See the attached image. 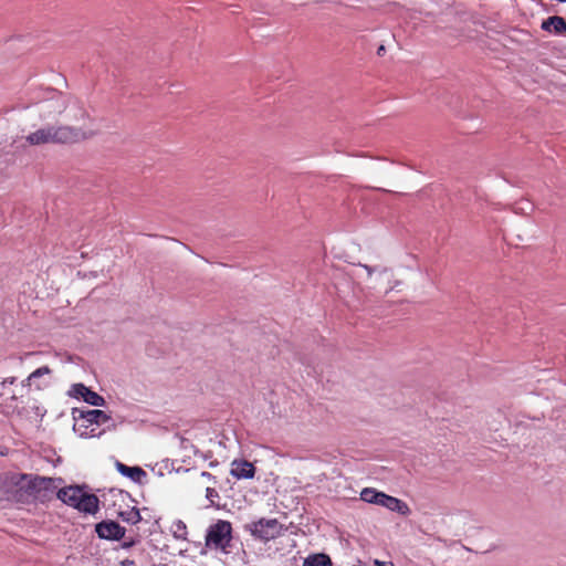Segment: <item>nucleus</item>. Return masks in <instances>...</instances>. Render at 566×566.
Wrapping results in <instances>:
<instances>
[{
	"instance_id": "1",
	"label": "nucleus",
	"mask_w": 566,
	"mask_h": 566,
	"mask_svg": "<svg viewBox=\"0 0 566 566\" xmlns=\"http://www.w3.org/2000/svg\"><path fill=\"white\" fill-rule=\"evenodd\" d=\"M30 474L7 472L0 474V500L29 503Z\"/></svg>"
},
{
	"instance_id": "2",
	"label": "nucleus",
	"mask_w": 566,
	"mask_h": 566,
	"mask_svg": "<svg viewBox=\"0 0 566 566\" xmlns=\"http://www.w3.org/2000/svg\"><path fill=\"white\" fill-rule=\"evenodd\" d=\"M81 132L70 126H46L29 134L25 139L32 146L77 142Z\"/></svg>"
},
{
	"instance_id": "3",
	"label": "nucleus",
	"mask_w": 566,
	"mask_h": 566,
	"mask_svg": "<svg viewBox=\"0 0 566 566\" xmlns=\"http://www.w3.org/2000/svg\"><path fill=\"white\" fill-rule=\"evenodd\" d=\"M360 500L366 503L376 504L391 512H397L402 516H408L410 514V507L408 504L395 496L388 495L384 492L377 491L373 488H365L360 492Z\"/></svg>"
},
{
	"instance_id": "4",
	"label": "nucleus",
	"mask_w": 566,
	"mask_h": 566,
	"mask_svg": "<svg viewBox=\"0 0 566 566\" xmlns=\"http://www.w3.org/2000/svg\"><path fill=\"white\" fill-rule=\"evenodd\" d=\"M61 482V479L30 474L29 502L39 501L44 503L50 501L60 490Z\"/></svg>"
},
{
	"instance_id": "5",
	"label": "nucleus",
	"mask_w": 566,
	"mask_h": 566,
	"mask_svg": "<svg viewBox=\"0 0 566 566\" xmlns=\"http://www.w3.org/2000/svg\"><path fill=\"white\" fill-rule=\"evenodd\" d=\"M206 546L210 549H220L224 553L228 552L232 539L231 523L223 520H218L211 524L206 534Z\"/></svg>"
},
{
	"instance_id": "6",
	"label": "nucleus",
	"mask_w": 566,
	"mask_h": 566,
	"mask_svg": "<svg viewBox=\"0 0 566 566\" xmlns=\"http://www.w3.org/2000/svg\"><path fill=\"white\" fill-rule=\"evenodd\" d=\"M254 538L262 542H269L280 536L283 532V525L276 518H260L245 526Z\"/></svg>"
},
{
	"instance_id": "7",
	"label": "nucleus",
	"mask_w": 566,
	"mask_h": 566,
	"mask_svg": "<svg viewBox=\"0 0 566 566\" xmlns=\"http://www.w3.org/2000/svg\"><path fill=\"white\" fill-rule=\"evenodd\" d=\"M366 272L367 277L371 281L373 286L376 287L381 284L384 280L387 281V292L394 290L398 285V281L394 280V271L382 265H367L359 264Z\"/></svg>"
},
{
	"instance_id": "8",
	"label": "nucleus",
	"mask_w": 566,
	"mask_h": 566,
	"mask_svg": "<svg viewBox=\"0 0 566 566\" xmlns=\"http://www.w3.org/2000/svg\"><path fill=\"white\" fill-rule=\"evenodd\" d=\"M95 532L97 533L98 537L103 539L118 541L125 535V528L114 521H103L97 523L95 526Z\"/></svg>"
},
{
	"instance_id": "9",
	"label": "nucleus",
	"mask_w": 566,
	"mask_h": 566,
	"mask_svg": "<svg viewBox=\"0 0 566 566\" xmlns=\"http://www.w3.org/2000/svg\"><path fill=\"white\" fill-rule=\"evenodd\" d=\"M70 395L75 398H83V400L92 406L102 407L105 405V399L97 392L91 390L83 384H75L70 390Z\"/></svg>"
},
{
	"instance_id": "10",
	"label": "nucleus",
	"mask_w": 566,
	"mask_h": 566,
	"mask_svg": "<svg viewBox=\"0 0 566 566\" xmlns=\"http://www.w3.org/2000/svg\"><path fill=\"white\" fill-rule=\"evenodd\" d=\"M83 493L84 491L80 486H67L60 489L56 492V497L63 503L77 509Z\"/></svg>"
},
{
	"instance_id": "11",
	"label": "nucleus",
	"mask_w": 566,
	"mask_h": 566,
	"mask_svg": "<svg viewBox=\"0 0 566 566\" xmlns=\"http://www.w3.org/2000/svg\"><path fill=\"white\" fill-rule=\"evenodd\" d=\"M231 475L237 479H252L255 474L254 465L247 460H233L231 462Z\"/></svg>"
},
{
	"instance_id": "12",
	"label": "nucleus",
	"mask_w": 566,
	"mask_h": 566,
	"mask_svg": "<svg viewBox=\"0 0 566 566\" xmlns=\"http://www.w3.org/2000/svg\"><path fill=\"white\" fill-rule=\"evenodd\" d=\"M542 29L547 32H554L556 34H562L566 32V22L563 18L554 15L549 17L542 23Z\"/></svg>"
},
{
	"instance_id": "13",
	"label": "nucleus",
	"mask_w": 566,
	"mask_h": 566,
	"mask_svg": "<svg viewBox=\"0 0 566 566\" xmlns=\"http://www.w3.org/2000/svg\"><path fill=\"white\" fill-rule=\"evenodd\" d=\"M77 510L84 513L94 514L98 510V499L94 494L83 493Z\"/></svg>"
},
{
	"instance_id": "14",
	"label": "nucleus",
	"mask_w": 566,
	"mask_h": 566,
	"mask_svg": "<svg viewBox=\"0 0 566 566\" xmlns=\"http://www.w3.org/2000/svg\"><path fill=\"white\" fill-rule=\"evenodd\" d=\"M80 417L91 424L106 423L111 419V416L98 409L82 411Z\"/></svg>"
},
{
	"instance_id": "15",
	"label": "nucleus",
	"mask_w": 566,
	"mask_h": 566,
	"mask_svg": "<svg viewBox=\"0 0 566 566\" xmlns=\"http://www.w3.org/2000/svg\"><path fill=\"white\" fill-rule=\"evenodd\" d=\"M118 472L129 478L134 482H140L146 476V472L139 467H128L122 462L116 463Z\"/></svg>"
},
{
	"instance_id": "16",
	"label": "nucleus",
	"mask_w": 566,
	"mask_h": 566,
	"mask_svg": "<svg viewBox=\"0 0 566 566\" xmlns=\"http://www.w3.org/2000/svg\"><path fill=\"white\" fill-rule=\"evenodd\" d=\"M304 566H332V560L326 554H314L305 558Z\"/></svg>"
},
{
	"instance_id": "17",
	"label": "nucleus",
	"mask_w": 566,
	"mask_h": 566,
	"mask_svg": "<svg viewBox=\"0 0 566 566\" xmlns=\"http://www.w3.org/2000/svg\"><path fill=\"white\" fill-rule=\"evenodd\" d=\"M50 373L51 369L48 366H42L29 375V377L27 378V382L30 386L33 379L42 377L44 375H49Z\"/></svg>"
},
{
	"instance_id": "18",
	"label": "nucleus",
	"mask_w": 566,
	"mask_h": 566,
	"mask_svg": "<svg viewBox=\"0 0 566 566\" xmlns=\"http://www.w3.org/2000/svg\"><path fill=\"white\" fill-rule=\"evenodd\" d=\"M174 534L177 538H186L187 526L182 521H177L174 523Z\"/></svg>"
},
{
	"instance_id": "19",
	"label": "nucleus",
	"mask_w": 566,
	"mask_h": 566,
	"mask_svg": "<svg viewBox=\"0 0 566 566\" xmlns=\"http://www.w3.org/2000/svg\"><path fill=\"white\" fill-rule=\"evenodd\" d=\"M122 517L132 524L138 523L142 518L139 511H137L135 509L130 510L128 513H126V515L124 513H122Z\"/></svg>"
},
{
	"instance_id": "20",
	"label": "nucleus",
	"mask_w": 566,
	"mask_h": 566,
	"mask_svg": "<svg viewBox=\"0 0 566 566\" xmlns=\"http://www.w3.org/2000/svg\"><path fill=\"white\" fill-rule=\"evenodd\" d=\"M206 497L213 504L214 499H218L219 494L213 488H207L206 489Z\"/></svg>"
},
{
	"instance_id": "21",
	"label": "nucleus",
	"mask_w": 566,
	"mask_h": 566,
	"mask_svg": "<svg viewBox=\"0 0 566 566\" xmlns=\"http://www.w3.org/2000/svg\"><path fill=\"white\" fill-rule=\"evenodd\" d=\"M375 566H394V563L391 562H381L378 559L374 560Z\"/></svg>"
},
{
	"instance_id": "22",
	"label": "nucleus",
	"mask_w": 566,
	"mask_h": 566,
	"mask_svg": "<svg viewBox=\"0 0 566 566\" xmlns=\"http://www.w3.org/2000/svg\"><path fill=\"white\" fill-rule=\"evenodd\" d=\"M201 476L205 478L208 481H213L214 482V476L211 473H209V472H202Z\"/></svg>"
},
{
	"instance_id": "23",
	"label": "nucleus",
	"mask_w": 566,
	"mask_h": 566,
	"mask_svg": "<svg viewBox=\"0 0 566 566\" xmlns=\"http://www.w3.org/2000/svg\"><path fill=\"white\" fill-rule=\"evenodd\" d=\"M385 52H386V48H385V45H380V46L378 48V50H377V54H378L379 56L384 55V54H385Z\"/></svg>"
},
{
	"instance_id": "24",
	"label": "nucleus",
	"mask_w": 566,
	"mask_h": 566,
	"mask_svg": "<svg viewBox=\"0 0 566 566\" xmlns=\"http://www.w3.org/2000/svg\"><path fill=\"white\" fill-rule=\"evenodd\" d=\"M130 545H132V543H125L124 547H129Z\"/></svg>"
}]
</instances>
